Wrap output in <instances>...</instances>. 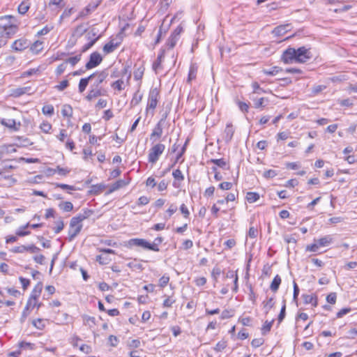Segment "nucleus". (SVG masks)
<instances>
[{
	"label": "nucleus",
	"mask_w": 357,
	"mask_h": 357,
	"mask_svg": "<svg viewBox=\"0 0 357 357\" xmlns=\"http://www.w3.org/2000/svg\"><path fill=\"white\" fill-rule=\"evenodd\" d=\"M312 57L310 48L304 46L298 49L289 47L285 50L282 56L281 61L285 64H291L294 63H304Z\"/></svg>",
	"instance_id": "nucleus-1"
},
{
	"label": "nucleus",
	"mask_w": 357,
	"mask_h": 357,
	"mask_svg": "<svg viewBox=\"0 0 357 357\" xmlns=\"http://www.w3.org/2000/svg\"><path fill=\"white\" fill-rule=\"evenodd\" d=\"M1 38H10L14 36L19 29L17 19L13 15H3L0 17Z\"/></svg>",
	"instance_id": "nucleus-2"
},
{
	"label": "nucleus",
	"mask_w": 357,
	"mask_h": 357,
	"mask_svg": "<svg viewBox=\"0 0 357 357\" xmlns=\"http://www.w3.org/2000/svg\"><path fill=\"white\" fill-rule=\"evenodd\" d=\"M160 91L158 88H151L148 96L147 105L146 108V111H148L150 109L154 110L156 108L160 97Z\"/></svg>",
	"instance_id": "nucleus-3"
},
{
	"label": "nucleus",
	"mask_w": 357,
	"mask_h": 357,
	"mask_svg": "<svg viewBox=\"0 0 357 357\" xmlns=\"http://www.w3.org/2000/svg\"><path fill=\"white\" fill-rule=\"evenodd\" d=\"M165 149V146L163 144L158 143L153 146L150 149L148 155V160L149 162L155 163L159 157L162 155Z\"/></svg>",
	"instance_id": "nucleus-4"
},
{
	"label": "nucleus",
	"mask_w": 357,
	"mask_h": 357,
	"mask_svg": "<svg viewBox=\"0 0 357 357\" xmlns=\"http://www.w3.org/2000/svg\"><path fill=\"white\" fill-rule=\"evenodd\" d=\"M125 246L129 249H132L134 247H137L142 248V250H150V242L144 238H130L126 241Z\"/></svg>",
	"instance_id": "nucleus-5"
},
{
	"label": "nucleus",
	"mask_w": 357,
	"mask_h": 357,
	"mask_svg": "<svg viewBox=\"0 0 357 357\" xmlns=\"http://www.w3.org/2000/svg\"><path fill=\"white\" fill-rule=\"evenodd\" d=\"M183 31V27L179 25L171 33L169 37L168 38L166 45L168 47L169 49H172L175 47L177 42L178 41L180 38V35L181 32Z\"/></svg>",
	"instance_id": "nucleus-6"
},
{
	"label": "nucleus",
	"mask_w": 357,
	"mask_h": 357,
	"mask_svg": "<svg viewBox=\"0 0 357 357\" xmlns=\"http://www.w3.org/2000/svg\"><path fill=\"white\" fill-rule=\"evenodd\" d=\"M102 61V57L98 52L91 53L89 56V60L86 63L85 68L86 70H90L97 67Z\"/></svg>",
	"instance_id": "nucleus-7"
},
{
	"label": "nucleus",
	"mask_w": 357,
	"mask_h": 357,
	"mask_svg": "<svg viewBox=\"0 0 357 357\" xmlns=\"http://www.w3.org/2000/svg\"><path fill=\"white\" fill-rule=\"evenodd\" d=\"M94 211L89 208H84L82 210V213L78 214L77 215L72 218L71 219V226L75 225L84 221V220L89 218L91 215H93Z\"/></svg>",
	"instance_id": "nucleus-8"
},
{
	"label": "nucleus",
	"mask_w": 357,
	"mask_h": 357,
	"mask_svg": "<svg viewBox=\"0 0 357 357\" xmlns=\"http://www.w3.org/2000/svg\"><path fill=\"white\" fill-rule=\"evenodd\" d=\"M29 46V40L24 38H22L15 40L13 43L11 47L15 51L21 52L26 49Z\"/></svg>",
	"instance_id": "nucleus-9"
},
{
	"label": "nucleus",
	"mask_w": 357,
	"mask_h": 357,
	"mask_svg": "<svg viewBox=\"0 0 357 357\" xmlns=\"http://www.w3.org/2000/svg\"><path fill=\"white\" fill-rule=\"evenodd\" d=\"M235 128L231 123H228L226 125L225 129L222 133V139L226 143L231 141Z\"/></svg>",
	"instance_id": "nucleus-10"
},
{
	"label": "nucleus",
	"mask_w": 357,
	"mask_h": 357,
	"mask_svg": "<svg viewBox=\"0 0 357 357\" xmlns=\"http://www.w3.org/2000/svg\"><path fill=\"white\" fill-rule=\"evenodd\" d=\"M100 1H92L89 3L79 14V17L89 15L91 12L94 11L100 5Z\"/></svg>",
	"instance_id": "nucleus-11"
},
{
	"label": "nucleus",
	"mask_w": 357,
	"mask_h": 357,
	"mask_svg": "<svg viewBox=\"0 0 357 357\" xmlns=\"http://www.w3.org/2000/svg\"><path fill=\"white\" fill-rule=\"evenodd\" d=\"M94 75V77H96V80L94 83L92 84V86H100V85L106 79L108 76V73L107 70H104L100 72H96L93 73Z\"/></svg>",
	"instance_id": "nucleus-12"
},
{
	"label": "nucleus",
	"mask_w": 357,
	"mask_h": 357,
	"mask_svg": "<svg viewBox=\"0 0 357 357\" xmlns=\"http://www.w3.org/2000/svg\"><path fill=\"white\" fill-rule=\"evenodd\" d=\"M82 229V224H79L71 226V221L70 222V227L68 230V241H72L81 231Z\"/></svg>",
	"instance_id": "nucleus-13"
},
{
	"label": "nucleus",
	"mask_w": 357,
	"mask_h": 357,
	"mask_svg": "<svg viewBox=\"0 0 357 357\" xmlns=\"http://www.w3.org/2000/svg\"><path fill=\"white\" fill-rule=\"evenodd\" d=\"M91 90L86 96V99L91 101L92 99L96 98L98 96L104 95L103 90L100 86H91Z\"/></svg>",
	"instance_id": "nucleus-14"
},
{
	"label": "nucleus",
	"mask_w": 357,
	"mask_h": 357,
	"mask_svg": "<svg viewBox=\"0 0 357 357\" xmlns=\"http://www.w3.org/2000/svg\"><path fill=\"white\" fill-rule=\"evenodd\" d=\"M163 126L164 124L161 123V122L157 123L150 135V138L151 140L155 141L156 139L161 137L163 132Z\"/></svg>",
	"instance_id": "nucleus-15"
},
{
	"label": "nucleus",
	"mask_w": 357,
	"mask_h": 357,
	"mask_svg": "<svg viewBox=\"0 0 357 357\" xmlns=\"http://www.w3.org/2000/svg\"><path fill=\"white\" fill-rule=\"evenodd\" d=\"M120 44L121 40L115 42L114 40L112 39L103 46V52L107 54L112 53L119 46Z\"/></svg>",
	"instance_id": "nucleus-16"
},
{
	"label": "nucleus",
	"mask_w": 357,
	"mask_h": 357,
	"mask_svg": "<svg viewBox=\"0 0 357 357\" xmlns=\"http://www.w3.org/2000/svg\"><path fill=\"white\" fill-rule=\"evenodd\" d=\"M198 66L195 63H191L189 68L187 83L191 84L197 77Z\"/></svg>",
	"instance_id": "nucleus-17"
},
{
	"label": "nucleus",
	"mask_w": 357,
	"mask_h": 357,
	"mask_svg": "<svg viewBox=\"0 0 357 357\" xmlns=\"http://www.w3.org/2000/svg\"><path fill=\"white\" fill-rule=\"evenodd\" d=\"M43 290V283L41 282H39L36 284V285L34 287L33 289L31 291V296L28 300V301H31L32 303L33 300H37L38 298L40 296L41 292Z\"/></svg>",
	"instance_id": "nucleus-18"
},
{
	"label": "nucleus",
	"mask_w": 357,
	"mask_h": 357,
	"mask_svg": "<svg viewBox=\"0 0 357 357\" xmlns=\"http://www.w3.org/2000/svg\"><path fill=\"white\" fill-rule=\"evenodd\" d=\"M302 298L305 304H312L313 307H317L318 305V298L314 294H303Z\"/></svg>",
	"instance_id": "nucleus-19"
},
{
	"label": "nucleus",
	"mask_w": 357,
	"mask_h": 357,
	"mask_svg": "<svg viewBox=\"0 0 357 357\" xmlns=\"http://www.w3.org/2000/svg\"><path fill=\"white\" fill-rule=\"evenodd\" d=\"M290 31V24H284L276 26L273 31V33L275 36H280L285 34L287 32Z\"/></svg>",
	"instance_id": "nucleus-20"
},
{
	"label": "nucleus",
	"mask_w": 357,
	"mask_h": 357,
	"mask_svg": "<svg viewBox=\"0 0 357 357\" xmlns=\"http://www.w3.org/2000/svg\"><path fill=\"white\" fill-rule=\"evenodd\" d=\"M317 245L321 247L329 246L333 242V238L331 235L324 236L319 239H316Z\"/></svg>",
	"instance_id": "nucleus-21"
},
{
	"label": "nucleus",
	"mask_w": 357,
	"mask_h": 357,
	"mask_svg": "<svg viewBox=\"0 0 357 357\" xmlns=\"http://www.w3.org/2000/svg\"><path fill=\"white\" fill-rule=\"evenodd\" d=\"M172 176L175 179V181L173 182V186L176 188H179L180 183H178L177 181L181 182L184 180V176L183 173L179 169H177L172 172Z\"/></svg>",
	"instance_id": "nucleus-22"
},
{
	"label": "nucleus",
	"mask_w": 357,
	"mask_h": 357,
	"mask_svg": "<svg viewBox=\"0 0 357 357\" xmlns=\"http://www.w3.org/2000/svg\"><path fill=\"white\" fill-rule=\"evenodd\" d=\"M208 162L213 163L217 167L222 168L223 169H229V165L225 158L211 159Z\"/></svg>",
	"instance_id": "nucleus-23"
},
{
	"label": "nucleus",
	"mask_w": 357,
	"mask_h": 357,
	"mask_svg": "<svg viewBox=\"0 0 357 357\" xmlns=\"http://www.w3.org/2000/svg\"><path fill=\"white\" fill-rule=\"evenodd\" d=\"M140 87L141 83L139 84L137 90L134 93L132 98L130 101L131 107H135L142 100L143 95L140 93Z\"/></svg>",
	"instance_id": "nucleus-24"
},
{
	"label": "nucleus",
	"mask_w": 357,
	"mask_h": 357,
	"mask_svg": "<svg viewBox=\"0 0 357 357\" xmlns=\"http://www.w3.org/2000/svg\"><path fill=\"white\" fill-rule=\"evenodd\" d=\"M128 183H129L128 180L126 181L124 179H119L111 185L109 192L111 193L115 190H117L121 188H123V187L126 186Z\"/></svg>",
	"instance_id": "nucleus-25"
},
{
	"label": "nucleus",
	"mask_w": 357,
	"mask_h": 357,
	"mask_svg": "<svg viewBox=\"0 0 357 357\" xmlns=\"http://www.w3.org/2000/svg\"><path fill=\"white\" fill-rule=\"evenodd\" d=\"M106 186L103 183H99L96 185H92L91 186V189L89 190V193L93 195H98L102 192V191L105 189Z\"/></svg>",
	"instance_id": "nucleus-26"
},
{
	"label": "nucleus",
	"mask_w": 357,
	"mask_h": 357,
	"mask_svg": "<svg viewBox=\"0 0 357 357\" xmlns=\"http://www.w3.org/2000/svg\"><path fill=\"white\" fill-rule=\"evenodd\" d=\"M94 77V75H90L89 77L85 78H82L79 80L78 89L79 93H82L86 89L89 80L92 79Z\"/></svg>",
	"instance_id": "nucleus-27"
},
{
	"label": "nucleus",
	"mask_w": 357,
	"mask_h": 357,
	"mask_svg": "<svg viewBox=\"0 0 357 357\" xmlns=\"http://www.w3.org/2000/svg\"><path fill=\"white\" fill-rule=\"evenodd\" d=\"M165 50H161L158 55L157 59L153 63V69L157 70L161 68V63L165 57Z\"/></svg>",
	"instance_id": "nucleus-28"
},
{
	"label": "nucleus",
	"mask_w": 357,
	"mask_h": 357,
	"mask_svg": "<svg viewBox=\"0 0 357 357\" xmlns=\"http://www.w3.org/2000/svg\"><path fill=\"white\" fill-rule=\"evenodd\" d=\"M164 238L162 236L156 237L153 243H150V250L159 252V245L163 242Z\"/></svg>",
	"instance_id": "nucleus-29"
},
{
	"label": "nucleus",
	"mask_w": 357,
	"mask_h": 357,
	"mask_svg": "<svg viewBox=\"0 0 357 357\" xmlns=\"http://www.w3.org/2000/svg\"><path fill=\"white\" fill-rule=\"evenodd\" d=\"M281 282H282V279H281L280 276L279 275H276L274 277V278L270 285L271 290L273 292H276L280 287Z\"/></svg>",
	"instance_id": "nucleus-30"
},
{
	"label": "nucleus",
	"mask_w": 357,
	"mask_h": 357,
	"mask_svg": "<svg viewBox=\"0 0 357 357\" xmlns=\"http://www.w3.org/2000/svg\"><path fill=\"white\" fill-rule=\"evenodd\" d=\"M43 49V43L40 40H36V42H34L30 47V50L33 54H36L40 52Z\"/></svg>",
	"instance_id": "nucleus-31"
},
{
	"label": "nucleus",
	"mask_w": 357,
	"mask_h": 357,
	"mask_svg": "<svg viewBox=\"0 0 357 357\" xmlns=\"http://www.w3.org/2000/svg\"><path fill=\"white\" fill-rule=\"evenodd\" d=\"M259 194L256 192H248L245 196L247 202L250 204L254 203L259 199Z\"/></svg>",
	"instance_id": "nucleus-32"
},
{
	"label": "nucleus",
	"mask_w": 357,
	"mask_h": 357,
	"mask_svg": "<svg viewBox=\"0 0 357 357\" xmlns=\"http://www.w3.org/2000/svg\"><path fill=\"white\" fill-rule=\"evenodd\" d=\"M64 0H50L48 3V7L54 9L53 7L55 6L56 8L59 10L62 9L65 6Z\"/></svg>",
	"instance_id": "nucleus-33"
},
{
	"label": "nucleus",
	"mask_w": 357,
	"mask_h": 357,
	"mask_svg": "<svg viewBox=\"0 0 357 357\" xmlns=\"http://www.w3.org/2000/svg\"><path fill=\"white\" fill-rule=\"evenodd\" d=\"M81 58L82 55L79 54L75 56L66 59L64 61L66 63V65L69 63L72 67H74L81 60Z\"/></svg>",
	"instance_id": "nucleus-34"
},
{
	"label": "nucleus",
	"mask_w": 357,
	"mask_h": 357,
	"mask_svg": "<svg viewBox=\"0 0 357 357\" xmlns=\"http://www.w3.org/2000/svg\"><path fill=\"white\" fill-rule=\"evenodd\" d=\"M31 301H27L26 303V305L24 307V309L22 311V315H21V317H20V322L22 324L25 321L26 319L27 318V317L29 315V309L31 308Z\"/></svg>",
	"instance_id": "nucleus-35"
},
{
	"label": "nucleus",
	"mask_w": 357,
	"mask_h": 357,
	"mask_svg": "<svg viewBox=\"0 0 357 357\" xmlns=\"http://www.w3.org/2000/svg\"><path fill=\"white\" fill-rule=\"evenodd\" d=\"M273 322H274V319H273L272 321H266L264 324V325L262 326L261 328V334L263 335H266L268 333L270 332L271 328H272V326L273 324Z\"/></svg>",
	"instance_id": "nucleus-36"
},
{
	"label": "nucleus",
	"mask_w": 357,
	"mask_h": 357,
	"mask_svg": "<svg viewBox=\"0 0 357 357\" xmlns=\"http://www.w3.org/2000/svg\"><path fill=\"white\" fill-rule=\"evenodd\" d=\"M30 90V87H20L13 89L12 96L15 97H20L25 94Z\"/></svg>",
	"instance_id": "nucleus-37"
},
{
	"label": "nucleus",
	"mask_w": 357,
	"mask_h": 357,
	"mask_svg": "<svg viewBox=\"0 0 357 357\" xmlns=\"http://www.w3.org/2000/svg\"><path fill=\"white\" fill-rule=\"evenodd\" d=\"M59 207L64 212H70L73 209V205L70 202H63L59 204Z\"/></svg>",
	"instance_id": "nucleus-38"
},
{
	"label": "nucleus",
	"mask_w": 357,
	"mask_h": 357,
	"mask_svg": "<svg viewBox=\"0 0 357 357\" xmlns=\"http://www.w3.org/2000/svg\"><path fill=\"white\" fill-rule=\"evenodd\" d=\"M262 305L264 308L266 310L265 313L268 314L269 310L273 308L275 305L273 298H270L268 301H263Z\"/></svg>",
	"instance_id": "nucleus-39"
},
{
	"label": "nucleus",
	"mask_w": 357,
	"mask_h": 357,
	"mask_svg": "<svg viewBox=\"0 0 357 357\" xmlns=\"http://www.w3.org/2000/svg\"><path fill=\"white\" fill-rule=\"evenodd\" d=\"M1 124L6 126V127H8V128H14L15 130H17V128H15V121L14 119H2L0 121Z\"/></svg>",
	"instance_id": "nucleus-40"
},
{
	"label": "nucleus",
	"mask_w": 357,
	"mask_h": 357,
	"mask_svg": "<svg viewBox=\"0 0 357 357\" xmlns=\"http://www.w3.org/2000/svg\"><path fill=\"white\" fill-rule=\"evenodd\" d=\"M144 70V67L141 66L134 71V78L135 80H141L142 79Z\"/></svg>",
	"instance_id": "nucleus-41"
},
{
	"label": "nucleus",
	"mask_w": 357,
	"mask_h": 357,
	"mask_svg": "<svg viewBox=\"0 0 357 357\" xmlns=\"http://www.w3.org/2000/svg\"><path fill=\"white\" fill-rule=\"evenodd\" d=\"M282 70V69L281 68L278 66H273L270 70L264 69L262 72L264 73V74L267 75H275Z\"/></svg>",
	"instance_id": "nucleus-42"
},
{
	"label": "nucleus",
	"mask_w": 357,
	"mask_h": 357,
	"mask_svg": "<svg viewBox=\"0 0 357 357\" xmlns=\"http://www.w3.org/2000/svg\"><path fill=\"white\" fill-rule=\"evenodd\" d=\"M61 114L63 116L70 117L73 115V108L70 105H64L61 109Z\"/></svg>",
	"instance_id": "nucleus-43"
},
{
	"label": "nucleus",
	"mask_w": 357,
	"mask_h": 357,
	"mask_svg": "<svg viewBox=\"0 0 357 357\" xmlns=\"http://www.w3.org/2000/svg\"><path fill=\"white\" fill-rule=\"evenodd\" d=\"M86 38L89 41L94 40L95 44L100 36H97V32H96L94 29H92L86 34Z\"/></svg>",
	"instance_id": "nucleus-44"
},
{
	"label": "nucleus",
	"mask_w": 357,
	"mask_h": 357,
	"mask_svg": "<svg viewBox=\"0 0 357 357\" xmlns=\"http://www.w3.org/2000/svg\"><path fill=\"white\" fill-rule=\"evenodd\" d=\"M319 248H320V246H319V245H317V242L316 239H314L313 243L307 245L305 247V251L316 252L319 250Z\"/></svg>",
	"instance_id": "nucleus-45"
},
{
	"label": "nucleus",
	"mask_w": 357,
	"mask_h": 357,
	"mask_svg": "<svg viewBox=\"0 0 357 357\" xmlns=\"http://www.w3.org/2000/svg\"><path fill=\"white\" fill-rule=\"evenodd\" d=\"M186 146H187V142H185V144L183 146V147L181 148V150L179 153H178L176 157V160L174 162V163L169 167V168L167 169V171H169L172 167H173L176 162H178V161L180 160V158L183 156V155L184 154V153L185 152V150H186Z\"/></svg>",
	"instance_id": "nucleus-46"
},
{
	"label": "nucleus",
	"mask_w": 357,
	"mask_h": 357,
	"mask_svg": "<svg viewBox=\"0 0 357 357\" xmlns=\"http://www.w3.org/2000/svg\"><path fill=\"white\" fill-rule=\"evenodd\" d=\"M70 172V169L66 167H61L60 166H57L56 168H55V170H54V173H57L58 174L61 176H66Z\"/></svg>",
	"instance_id": "nucleus-47"
},
{
	"label": "nucleus",
	"mask_w": 357,
	"mask_h": 357,
	"mask_svg": "<svg viewBox=\"0 0 357 357\" xmlns=\"http://www.w3.org/2000/svg\"><path fill=\"white\" fill-rule=\"evenodd\" d=\"M123 79H119L115 82H114L112 84H111V86L114 89H116L117 91H121L122 90L124 89V87L123 86Z\"/></svg>",
	"instance_id": "nucleus-48"
},
{
	"label": "nucleus",
	"mask_w": 357,
	"mask_h": 357,
	"mask_svg": "<svg viewBox=\"0 0 357 357\" xmlns=\"http://www.w3.org/2000/svg\"><path fill=\"white\" fill-rule=\"evenodd\" d=\"M29 9V4L25 1H22L18 6V12L22 15H24Z\"/></svg>",
	"instance_id": "nucleus-49"
},
{
	"label": "nucleus",
	"mask_w": 357,
	"mask_h": 357,
	"mask_svg": "<svg viewBox=\"0 0 357 357\" xmlns=\"http://www.w3.org/2000/svg\"><path fill=\"white\" fill-rule=\"evenodd\" d=\"M227 346V341L224 340H222L221 341H219L215 347H214V350L217 352H220V351H222V350H224Z\"/></svg>",
	"instance_id": "nucleus-50"
},
{
	"label": "nucleus",
	"mask_w": 357,
	"mask_h": 357,
	"mask_svg": "<svg viewBox=\"0 0 357 357\" xmlns=\"http://www.w3.org/2000/svg\"><path fill=\"white\" fill-rule=\"evenodd\" d=\"M169 276L167 274L163 275L160 279H159V284L158 285L161 288H164L169 282Z\"/></svg>",
	"instance_id": "nucleus-51"
},
{
	"label": "nucleus",
	"mask_w": 357,
	"mask_h": 357,
	"mask_svg": "<svg viewBox=\"0 0 357 357\" xmlns=\"http://www.w3.org/2000/svg\"><path fill=\"white\" fill-rule=\"evenodd\" d=\"M69 53L64 52H57L55 55L52 56V59L54 61H60V60H64L65 58L68 56Z\"/></svg>",
	"instance_id": "nucleus-52"
},
{
	"label": "nucleus",
	"mask_w": 357,
	"mask_h": 357,
	"mask_svg": "<svg viewBox=\"0 0 357 357\" xmlns=\"http://www.w3.org/2000/svg\"><path fill=\"white\" fill-rule=\"evenodd\" d=\"M32 324L33 325L34 327L39 330H43L45 326L44 321L42 319H37L33 320Z\"/></svg>",
	"instance_id": "nucleus-53"
},
{
	"label": "nucleus",
	"mask_w": 357,
	"mask_h": 357,
	"mask_svg": "<svg viewBox=\"0 0 357 357\" xmlns=\"http://www.w3.org/2000/svg\"><path fill=\"white\" fill-rule=\"evenodd\" d=\"M96 261L99 262V264L104 265L108 264L111 261V259L109 258L107 256L97 255Z\"/></svg>",
	"instance_id": "nucleus-54"
},
{
	"label": "nucleus",
	"mask_w": 357,
	"mask_h": 357,
	"mask_svg": "<svg viewBox=\"0 0 357 357\" xmlns=\"http://www.w3.org/2000/svg\"><path fill=\"white\" fill-rule=\"evenodd\" d=\"M286 314V301L285 300L283 301V305L282 306L280 312L278 315V322L280 323L282 321V320L284 319Z\"/></svg>",
	"instance_id": "nucleus-55"
},
{
	"label": "nucleus",
	"mask_w": 357,
	"mask_h": 357,
	"mask_svg": "<svg viewBox=\"0 0 357 357\" xmlns=\"http://www.w3.org/2000/svg\"><path fill=\"white\" fill-rule=\"evenodd\" d=\"M42 112L44 114L52 116L54 114V107L52 105H45Z\"/></svg>",
	"instance_id": "nucleus-56"
},
{
	"label": "nucleus",
	"mask_w": 357,
	"mask_h": 357,
	"mask_svg": "<svg viewBox=\"0 0 357 357\" xmlns=\"http://www.w3.org/2000/svg\"><path fill=\"white\" fill-rule=\"evenodd\" d=\"M56 226L54 228V231L55 234L60 233L64 228V222L61 220V218L59 219L56 222Z\"/></svg>",
	"instance_id": "nucleus-57"
},
{
	"label": "nucleus",
	"mask_w": 357,
	"mask_h": 357,
	"mask_svg": "<svg viewBox=\"0 0 357 357\" xmlns=\"http://www.w3.org/2000/svg\"><path fill=\"white\" fill-rule=\"evenodd\" d=\"M69 85V82L67 79L61 81L59 84L56 85L54 88L59 91H63Z\"/></svg>",
	"instance_id": "nucleus-58"
},
{
	"label": "nucleus",
	"mask_w": 357,
	"mask_h": 357,
	"mask_svg": "<svg viewBox=\"0 0 357 357\" xmlns=\"http://www.w3.org/2000/svg\"><path fill=\"white\" fill-rule=\"evenodd\" d=\"M40 128L43 132L48 133V132H50V130L52 129V125L50 123H48L47 121H43L40 124Z\"/></svg>",
	"instance_id": "nucleus-59"
},
{
	"label": "nucleus",
	"mask_w": 357,
	"mask_h": 357,
	"mask_svg": "<svg viewBox=\"0 0 357 357\" xmlns=\"http://www.w3.org/2000/svg\"><path fill=\"white\" fill-rule=\"evenodd\" d=\"M54 185L56 188H60L63 190H76V188L74 185H70L64 184V183H54Z\"/></svg>",
	"instance_id": "nucleus-60"
},
{
	"label": "nucleus",
	"mask_w": 357,
	"mask_h": 357,
	"mask_svg": "<svg viewBox=\"0 0 357 357\" xmlns=\"http://www.w3.org/2000/svg\"><path fill=\"white\" fill-rule=\"evenodd\" d=\"M67 65L66 63L63 62L60 65H59L55 70V73L57 76L61 75L66 69Z\"/></svg>",
	"instance_id": "nucleus-61"
},
{
	"label": "nucleus",
	"mask_w": 357,
	"mask_h": 357,
	"mask_svg": "<svg viewBox=\"0 0 357 357\" xmlns=\"http://www.w3.org/2000/svg\"><path fill=\"white\" fill-rule=\"evenodd\" d=\"M337 300V294L331 292L326 296V301L331 304H335Z\"/></svg>",
	"instance_id": "nucleus-62"
},
{
	"label": "nucleus",
	"mask_w": 357,
	"mask_h": 357,
	"mask_svg": "<svg viewBox=\"0 0 357 357\" xmlns=\"http://www.w3.org/2000/svg\"><path fill=\"white\" fill-rule=\"evenodd\" d=\"M278 173L273 169H268L264 172L263 176L266 178H271L276 176Z\"/></svg>",
	"instance_id": "nucleus-63"
},
{
	"label": "nucleus",
	"mask_w": 357,
	"mask_h": 357,
	"mask_svg": "<svg viewBox=\"0 0 357 357\" xmlns=\"http://www.w3.org/2000/svg\"><path fill=\"white\" fill-rule=\"evenodd\" d=\"M232 186L233 183L231 182H222L218 185V188L222 190H229Z\"/></svg>",
	"instance_id": "nucleus-64"
}]
</instances>
